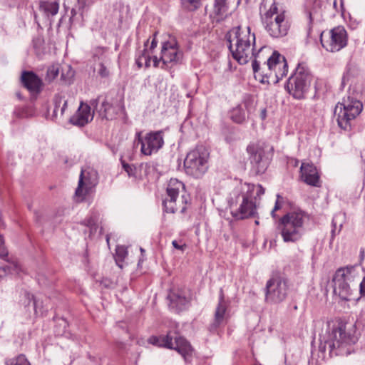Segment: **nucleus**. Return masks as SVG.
Returning a JSON list of instances; mask_svg holds the SVG:
<instances>
[{
  "mask_svg": "<svg viewBox=\"0 0 365 365\" xmlns=\"http://www.w3.org/2000/svg\"><path fill=\"white\" fill-rule=\"evenodd\" d=\"M265 190L261 185L244 183L235 189L228 200V205L232 217L243 220L255 217L257 210V198L264 194Z\"/></svg>",
  "mask_w": 365,
  "mask_h": 365,
  "instance_id": "1",
  "label": "nucleus"
},
{
  "mask_svg": "<svg viewBox=\"0 0 365 365\" xmlns=\"http://www.w3.org/2000/svg\"><path fill=\"white\" fill-rule=\"evenodd\" d=\"M226 38L233 58L240 64H246L252 58H255V35L251 34L249 26L244 29L240 26L232 28L227 33Z\"/></svg>",
  "mask_w": 365,
  "mask_h": 365,
  "instance_id": "2",
  "label": "nucleus"
},
{
  "mask_svg": "<svg viewBox=\"0 0 365 365\" xmlns=\"http://www.w3.org/2000/svg\"><path fill=\"white\" fill-rule=\"evenodd\" d=\"M259 13L264 29L272 37L280 38L287 34L289 26L285 11L279 12L275 0H262Z\"/></svg>",
  "mask_w": 365,
  "mask_h": 365,
  "instance_id": "3",
  "label": "nucleus"
},
{
  "mask_svg": "<svg viewBox=\"0 0 365 365\" xmlns=\"http://www.w3.org/2000/svg\"><path fill=\"white\" fill-rule=\"evenodd\" d=\"M319 349L322 351L327 349L330 353L335 351L336 355L350 353L349 346L356 342L354 336L347 334L345 325L341 323L329 324L324 334L320 336Z\"/></svg>",
  "mask_w": 365,
  "mask_h": 365,
  "instance_id": "4",
  "label": "nucleus"
},
{
  "mask_svg": "<svg viewBox=\"0 0 365 365\" xmlns=\"http://www.w3.org/2000/svg\"><path fill=\"white\" fill-rule=\"evenodd\" d=\"M308 215L302 210L292 211L282 216L278 222L277 230L286 243L300 241L305 233Z\"/></svg>",
  "mask_w": 365,
  "mask_h": 365,
  "instance_id": "5",
  "label": "nucleus"
},
{
  "mask_svg": "<svg viewBox=\"0 0 365 365\" xmlns=\"http://www.w3.org/2000/svg\"><path fill=\"white\" fill-rule=\"evenodd\" d=\"M188 198V195L185 194V185L176 178H171L167 187V197L163 201L165 212H185Z\"/></svg>",
  "mask_w": 365,
  "mask_h": 365,
  "instance_id": "6",
  "label": "nucleus"
},
{
  "mask_svg": "<svg viewBox=\"0 0 365 365\" xmlns=\"http://www.w3.org/2000/svg\"><path fill=\"white\" fill-rule=\"evenodd\" d=\"M148 342L153 345L175 349L182 355L185 361H190L193 349L189 342L176 332L168 331L166 335L152 336Z\"/></svg>",
  "mask_w": 365,
  "mask_h": 365,
  "instance_id": "7",
  "label": "nucleus"
},
{
  "mask_svg": "<svg viewBox=\"0 0 365 365\" xmlns=\"http://www.w3.org/2000/svg\"><path fill=\"white\" fill-rule=\"evenodd\" d=\"M209 153L203 145H197L190 151L184 160L186 173L195 178H201L207 170Z\"/></svg>",
  "mask_w": 365,
  "mask_h": 365,
  "instance_id": "8",
  "label": "nucleus"
},
{
  "mask_svg": "<svg viewBox=\"0 0 365 365\" xmlns=\"http://www.w3.org/2000/svg\"><path fill=\"white\" fill-rule=\"evenodd\" d=\"M363 105L361 101L348 97L342 103H339L334 110L339 126L345 130L351 128V122L362 111Z\"/></svg>",
  "mask_w": 365,
  "mask_h": 365,
  "instance_id": "9",
  "label": "nucleus"
},
{
  "mask_svg": "<svg viewBox=\"0 0 365 365\" xmlns=\"http://www.w3.org/2000/svg\"><path fill=\"white\" fill-rule=\"evenodd\" d=\"M356 266H347L336 270L333 277L334 294L341 300H351V290L349 283L354 280L356 272Z\"/></svg>",
  "mask_w": 365,
  "mask_h": 365,
  "instance_id": "10",
  "label": "nucleus"
},
{
  "mask_svg": "<svg viewBox=\"0 0 365 365\" xmlns=\"http://www.w3.org/2000/svg\"><path fill=\"white\" fill-rule=\"evenodd\" d=\"M311 80L309 71L299 65L294 74L289 78L286 88L294 98L302 99L310 86Z\"/></svg>",
  "mask_w": 365,
  "mask_h": 365,
  "instance_id": "11",
  "label": "nucleus"
},
{
  "mask_svg": "<svg viewBox=\"0 0 365 365\" xmlns=\"http://www.w3.org/2000/svg\"><path fill=\"white\" fill-rule=\"evenodd\" d=\"M247 151L256 174L264 173L269 164V155H272L274 151L273 147L265 143H257L249 145Z\"/></svg>",
  "mask_w": 365,
  "mask_h": 365,
  "instance_id": "12",
  "label": "nucleus"
},
{
  "mask_svg": "<svg viewBox=\"0 0 365 365\" xmlns=\"http://www.w3.org/2000/svg\"><path fill=\"white\" fill-rule=\"evenodd\" d=\"M322 47L329 52H338L346 46L348 35L343 26H336L329 31L322 32L320 35Z\"/></svg>",
  "mask_w": 365,
  "mask_h": 365,
  "instance_id": "13",
  "label": "nucleus"
},
{
  "mask_svg": "<svg viewBox=\"0 0 365 365\" xmlns=\"http://www.w3.org/2000/svg\"><path fill=\"white\" fill-rule=\"evenodd\" d=\"M182 57L178 43L174 38L163 43L160 57L153 58V66L165 69L174 63H178Z\"/></svg>",
  "mask_w": 365,
  "mask_h": 365,
  "instance_id": "14",
  "label": "nucleus"
},
{
  "mask_svg": "<svg viewBox=\"0 0 365 365\" xmlns=\"http://www.w3.org/2000/svg\"><path fill=\"white\" fill-rule=\"evenodd\" d=\"M266 48L261 47L252 61V66L255 78L262 83H270L272 76V55L267 58L263 57Z\"/></svg>",
  "mask_w": 365,
  "mask_h": 365,
  "instance_id": "15",
  "label": "nucleus"
},
{
  "mask_svg": "<svg viewBox=\"0 0 365 365\" xmlns=\"http://www.w3.org/2000/svg\"><path fill=\"white\" fill-rule=\"evenodd\" d=\"M287 281L280 277H272L266 284L265 300L268 303L279 304L287 298Z\"/></svg>",
  "mask_w": 365,
  "mask_h": 365,
  "instance_id": "16",
  "label": "nucleus"
},
{
  "mask_svg": "<svg viewBox=\"0 0 365 365\" xmlns=\"http://www.w3.org/2000/svg\"><path fill=\"white\" fill-rule=\"evenodd\" d=\"M135 139L140 143V151L145 155H151L161 149L164 145L163 130L151 131L143 138L140 133H137Z\"/></svg>",
  "mask_w": 365,
  "mask_h": 365,
  "instance_id": "17",
  "label": "nucleus"
},
{
  "mask_svg": "<svg viewBox=\"0 0 365 365\" xmlns=\"http://www.w3.org/2000/svg\"><path fill=\"white\" fill-rule=\"evenodd\" d=\"M169 307L175 312H180L187 309L190 305V299L187 292L182 289L171 291L168 296Z\"/></svg>",
  "mask_w": 365,
  "mask_h": 365,
  "instance_id": "18",
  "label": "nucleus"
},
{
  "mask_svg": "<svg viewBox=\"0 0 365 365\" xmlns=\"http://www.w3.org/2000/svg\"><path fill=\"white\" fill-rule=\"evenodd\" d=\"M272 60L273 64L272 82L277 83L287 76L288 72V65L285 58L280 55L277 51H274L272 53Z\"/></svg>",
  "mask_w": 365,
  "mask_h": 365,
  "instance_id": "19",
  "label": "nucleus"
},
{
  "mask_svg": "<svg viewBox=\"0 0 365 365\" xmlns=\"http://www.w3.org/2000/svg\"><path fill=\"white\" fill-rule=\"evenodd\" d=\"M227 303L225 300L222 289H220L219 302L216 307L213 322L210 326V331H215L220 326L226 323L227 318Z\"/></svg>",
  "mask_w": 365,
  "mask_h": 365,
  "instance_id": "20",
  "label": "nucleus"
},
{
  "mask_svg": "<svg viewBox=\"0 0 365 365\" xmlns=\"http://www.w3.org/2000/svg\"><path fill=\"white\" fill-rule=\"evenodd\" d=\"M21 83L32 95L41 93L43 87L42 80L33 71H23L21 76Z\"/></svg>",
  "mask_w": 365,
  "mask_h": 365,
  "instance_id": "21",
  "label": "nucleus"
},
{
  "mask_svg": "<svg viewBox=\"0 0 365 365\" xmlns=\"http://www.w3.org/2000/svg\"><path fill=\"white\" fill-rule=\"evenodd\" d=\"M93 118V112L87 103H81L76 113L70 118V123L78 126H84Z\"/></svg>",
  "mask_w": 365,
  "mask_h": 365,
  "instance_id": "22",
  "label": "nucleus"
},
{
  "mask_svg": "<svg viewBox=\"0 0 365 365\" xmlns=\"http://www.w3.org/2000/svg\"><path fill=\"white\" fill-rule=\"evenodd\" d=\"M98 99L92 100L91 101V104L97 109L101 118L107 120H112L115 118L120 109L119 104H115L113 102L109 101L108 99H105L98 108Z\"/></svg>",
  "mask_w": 365,
  "mask_h": 365,
  "instance_id": "23",
  "label": "nucleus"
},
{
  "mask_svg": "<svg viewBox=\"0 0 365 365\" xmlns=\"http://www.w3.org/2000/svg\"><path fill=\"white\" fill-rule=\"evenodd\" d=\"M301 178L309 185L319 187V175L313 164L302 163L300 168Z\"/></svg>",
  "mask_w": 365,
  "mask_h": 365,
  "instance_id": "24",
  "label": "nucleus"
},
{
  "mask_svg": "<svg viewBox=\"0 0 365 365\" xmlns=\"http://www.w3.org/2000/svg\"><path fill=\"white\" fill-rule=\"evenodd\" d=\"M229 6L227 0H215L213 10L210 14L213 21L220 23L228 16Z\"/></svg>",
  "mask_w": 365,
  "mask_h": 365,
  "instance_id": "25",
  "label": "nucleus"
},
{
  "mask_svg": "<svg viewBox=\"0 0 365 365\" xmlns=\"http://www.w3.org/2000/svg\"><path fill=\"white\" fill-rule=\"evenodd\" d=\"M88 173H86L84 170H81L78 187L75 192L76 197L80 199L81 201L85 198L86 195L93 185L90 178L88 177Z\"/></svg>",
  "mask_w": 365,
  "mask_h": 365,
  "instance_id": "26",
  "label": "nucleus"
},
{
  "mask_svg": "<svg viewBox=\"0 0 365 365\" xmlns=\"http://www.w3.org/2000/svg\"><path fill=\"white\" fill-rule=\"evenodd\" d=\"M66 96V92L63 91H61L55 94L53 98V118H57L58 116L62 117L64 115L68 104Z\"/></svg>",
  "mask_w": 365,
  "mask_h": 365,
  "instance_id": "27",
  "label": "nucleus"
},
{
  "mask_svg": "<svg viewBox=\"0 0 365 365\" xmlns=\"http://www.w3.org/2000/svg\"><path fill=\"white\" fill-rule=\"evenodd\" d=\"M60 0H41L39 4L40 11L47 17L57 14Z\"/></svg>",
  "mask_w": 365,
  "mask_h": 365,
  "instance_id": "28",
  "label": "nucleus"
},
{
  "mask_svg": "<svg viewBox=\"0 0 365 365\" xmlns=\"http://www.w3.org/2000/svg\"><path fill=\"white\" fill-rule=\"evenodd\" d=\"M149 40H147L144 43V48L139 51L136 54L135 63L138 68H141L143 65L145 68L150 66V52L148 49Z\"/></svg>",
  "mask_w": 365,
  "mask_h": 365,
  "instance_id": "29",
  "label": "nucleus"
},
{
  "mask_svg": "<svg viewBox=\"0 0 365 365\" xmlns=\"http://www.w3.org/2000/svg\"><path fill=\"white\" fill-rule=\"evenodd\" d=\"M231 119L236 123H242L246 121L248 114L242 106L238 105L231 111Z\"/></svg>",
  "mask_w": 365,
  "mask_h": 365,
  "instance_id": "30",
  "label": "nucleus"
},
{
  "mask_svg": "<svg viewBox=\"0 0 365 365\" xmlns=\"http://www.w3.org/2000/svg\"><path fill=\"white\" fill-rule=\"evenodd\" d=\"M98 214L93 213L89 217L85 220L84 225L90 229V235L96 232L98 229Z\"/></svg>",
  "mask_w": 365,
  "mask_h": 365,
  "instance_id": "31",
  "label": "nucleus"
},
{
  "mask_svg": "<svg viewBox=\"0 0 365 365\" xmlns=\"http://www.w3.org/2000/svg\"><path fill=\"white\" fill-rule=\"evenodd\" d=\"M242 106L245 110L249 115L252 113L255 108V104L253 98L250 95H246L242 101V103L240 105Z\"/></svg>",
  "mask_w": 365,
  "mask_h": 365,
  "instance_id": "32",
  "label": "nucleus"
},
{
  "mask_svg": "<svg viewBox=\"0 0 365 365\" xmlns=\"http://www.w3.org/2000/svg\"><path fill=\"white\" fill-rule=\"evenodd\" d=\"M5 365H31L25 355L19 354L16 357L6 359Z\"/></svg>",
  "mask_w": 365,
  "mask_h": 365,
  "instance_id": "33",
  "label": "nucleus"
},
{
  "mask_svg": "<svg viewBox=\"0 0 365 365\" xmlns=\"http://www.w3.org/2000/svg\"><path fill=\"white\" fill-rule=\"evenodd\" d=\"M182 6L190 11L197 9L201 5V0H181Z\"/></svg>",
  "mask_w": 365,
  "mask_h": 365,
  "instance_id": "34",
  "label": "nucleus"
},
{
  "mask_svg": "<svg viewBox=\"0 0 365 365\" xmlns=\"http://www.w3.org/2000/svg\"><path fill=\"white\" fill-rule=\"evenodd\" d=\"M58 73L59 66L58 64L51 65L47 69L46 80L48 81H52L58 76Z\"/></svg>",
  "mask_w": 365,
  "mask_h": 365,
  "instance_id": "35",
  "label": "nucleus"
},
{
  "mask_svg": "<svg viewBox=\"0 0 365 365\" xmlns=\"http://www.w3.org/2000/svg\"><path fill=\"white\" fill-rule=\"evenodd\" d=\"M283 202V197L280 195L277 194L274 206L271 211V215L273 218H276V212L282 207Z\"/></svg>",
  "mask_w": 365,
  "mask_h": 365,
  "instance_id": "36",
  "label": "nucleus"
},
{
  "mask_svg": "<svg viewBox=\"0 0 365 365\" xmlns=\"http://www.w3.org/2000/svg\"><path fill=\"white\" fill-rule=\"evenodd\" d=\"M8 250L4 245L3 236L0 234V258L9 262L6 258L8 257Z\"/></svg>",
  "mask_w": 365,
  "mask_h": 365,
  "instance_id": "37",
  "label": "nucleus"
},
{
  "mask_svg": "<svg viewBox=\"0 0 365 365\" xmlns=\"http://www.w3.org/2000/svg\"><path fill=\"white\" fill-rule=\"evenodd\" d=\"M5 272L12 273L13 272H18L19 266L17 262L12 261L9 264L1 268Z\"/></svg>",
  "mask_w": 365,
  "mask_h": 365,
  "instance_id": "38",
  "label": "nucleus"
},
{
  "mask_svg": "<svg viewBox=\"0 0 365 365\" xmlns=\"http://www.w3.org/2000/svg\"><path fill=\"white\" fill-rule=\"evenodd\" d=\"M33 43H34V48L36 50V54L41 55V53H43V48H42L43 43V40L38 38L34 40Z\"/></svg>",
  "mask_w": 365,
  "mask_h": 365,
  "instance_id": "39",
  "label": "nucleus"
},
{
  "mask_svg": "<svg viewBox=\"0 0 365 365\" xmlns=\"http://www.w3.org/2000/svg\"><path fill=\"white\" fill-rule=\"evenodd\" d=\"M98 73L103 78L108 77L109 76V71L105 66V65L101 63L98 65Z\"/></svg>",
  "mask_w": 365,
  "mask_h": 365,
  "instance_id": "40",
  "label": "nucleus"
},
{
  "mask_svg": "<svg viewBox=\"0 0 365 365\" xmlns=\"http://www.w3.org/2000/svg\"><path fill=\"white\" fill-rule=\"evenodd\" d=\"M123 168L124 170L128 173V176H134L135 174V168L131 165L125 163H123Z\"/></svg>",
  "mask_w": 365,
  "mask_h": 365,
  "instance_id": "41",
  "label": "nucleus"
},
{
  "mask_svg": "<svg viewBox=\"0 0 365 365\" xmlns=\"http://www.w3.org/2000/svg\"><path fill=\"white\" fill-rule=\"evenodd\" d=\"M86 5V0H77V4H76V7L78 9V11L80 12V15H83V10Z\"/></svg>",
  "mask_w": 365,
  "mask_h": 365,
  "instance_id": "42",
  "label": "nucleus"
},
{
  "mask_svg": "<svg viewBox=\"0 0 365 365\" xmlns=\"http://www.w3.org/2000/svg\"><path fill=\"white\" fill-rule=\"evenodd\" d=\"M116 255L120 259H123L127 255V251L123 247L116 248Z\"/></svg>",
  "mask_w": 365,
  "mask_h": 365,
  "instance_id": "43",
  "label": "nucleus"
},
{
  "mask_svg": "<svg viewBox=\"0 0 365 365\" xmlns=\"http://www.w3.org/2000/svg\"><path fill=\"white\" fill-rule=\"evenodd\" d=\"M172 245L175 249L182 250V251H183L185 250V248L186 247L185 244H180L177 240H173L172 242Z\"/></svg>",
  "mask_w": 365,
  "mask_h": 365,
  "instance_id": "44",
  "label": "nucleus"
},
{
  "mask_svg": "<svg viewBox=\"0 0 365 365\" xmlns=\"http://www.w3.org/2000/svg\"><path fill=\"white\" fill-rule=\"evenodd\" d=\"M156 35H157V32H155V33L154 34V35H153V40H152V41H151V43H150V48H148L150 53H152V52H153V49H155V48H156V46H157L158 42H157V41H156V39H155V36H156Z\"/></svg>",
  "mask_w": 365,
  "mask_h": 365,
  "instance_id": "45",
  "label": "nucleus"
},
{
  "mask_svg": "<svg viewBox=\"0 0 365 365\" xmlns=\"http://www.w3.org/2000/svg\"><path fill=\"white\" fill-rule=\"evenodd\" d=\"M336 219H337V217L335 216L333 220H332V230H331V237L334 238V237L335 236V232H336Z\"/></svg>",
  "mask_w": 365,
  "mask_h": 365,
  "instance_id": "46",
  "label": "nucleus"
},
{
  "mask_svg": "<svg viewBox=\"0 0 365 365\" xmlns=\"http://www.w3.org/2000/svg\"><path fill=\"white\" fill-rule=\"evenodd\" d=\"M359 291L361 297H365V277L360 283Z\"/></svg>",
  "mask_w": 365,
  "mask_h": 365,
  "instance_id": "47",
  "label": "nucleus"
},
{
  "mask_svg": "<svg viewBox=\"0 0 365 365\" xmlns=\"http://www.w3.org/2000/svg\"><path fill=\"white\" fill-rule=\"evenodd\" d=\"M71 13V19H73L75 18V16L77 15V14H80V12L78 11V9L76 6L72 9Z\"/></svg>",
  "mask_w": 365,
  "mask_h": 365,
  "instance_id": "48",
  "label": "nucleus"
},
{
  "mask_svg": "<svg viewBox=\"0 0 365 365\" xmlns=\"http://www.w3.org/2000/svg\"><path fill=\"white\" fill-rule=\"evenodd\" d=\"M260 117L262 120H264L267 117V110L263 108L260 112Z\"/></svg>",
  "mask_w": 365,
  "mask_h": 365,
  "instance_id": "49",
  "label": "nucleus"
},
{
  "mask_svg": "<svg viewBox=\"0 0 365 365\" xmlns=\"http://www.w3.org/2000/svg\"><path fill=\"white\" fill-rule=\"evenodd\" d=\"M309 22L312 23V14L310 12L309 13Z\"/></svg>",
  "mask_w": 365,
  "mask_h": 365,
  "instance_id": "50",
  "label": "nucleus"
},
{
  "mask_svg": "<svg viewBox=\"0 0 365 365\" xmlns=\"http://www.w3.org/2000/svg\"><path fill=\"white\" fill-rule=\"evenodd\" d=\"M341 227H342V224L341 223L339 225V228L338 232H339L341 231Z\"/></svg>",
  "mask_w": 365,
  "mask_h": 365,
  "instance_id": "51",
  "label": "nucleus"
},
{
  "mask_svg": "<svg viewBox=\"0 0 365 365\" xmlns=\"http://www.w3.org/2000/svg\"><path fill=\"white\" fill-rule=\"evenodd\" d=\"M106 240H107V242L108 243L109 242V237L108 236L106 237Z\"/></svg>",
  "mask_w": 365,
  "mask_h": 365,
  "instance_id": "52",
  "label": "nucleus"
},
{
  "mask_svg": "<svg viewBox=\"0 0 365 365\" xmlns=\"http://www.w3.org/2000/svg\"><path fill=\"white\" fill-rule=\"evenodd\" d=\"M255 224H256V225H258V224H259V221H258V220H256V221H255Z\"/></svg>",
  "mask_w": 365,
  "mask_h": 365,
  "instance_id": "53",
  "label": "nucleus"
},
{
  "mask_svg": "<svg viewBox=\"0 0 365 365\" xmlns=\"http://www.w3.org/2000/svg\"><path fill=\"white\" fill-rule=\"evenodd\" d=\"M141 252H144V250L143 248H140Z\"/></svg>",
  "mask_w": 365,
  "mask_h": 365,
  "instance_id": "54",
  "label": "nucleus"
}]
</instances>
